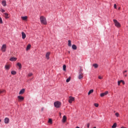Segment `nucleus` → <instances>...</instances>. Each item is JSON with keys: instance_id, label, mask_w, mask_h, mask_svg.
<instances>
[{"instance_id": "6", "label": "nucleus", "mask_w": 128, "mask_h": 128, "mask_svg": "<svg viewBox=\"0 0 128 128\" xmlns=\"http://www.w3.org/2000/svg\"><path fill=\"white\" fill-rule=\"evenodd\" d=\"M74 98L70 96V100H68V102L70 104H72V102H74Z\"/></svg>"}, {"instance_id": "27", "label": "nucleus", "mask_w": 128, "mask_h": 128, "mask_svg": "<svg viewBox=\"0 0 128 128\" xmlns=\"http://www.w3.org/2000/svg\"><path fill=\"white\" fill-rule=\"evenodd\" d=\"M112 128H116V123H114L113 126H112Z\"/></svg>"}, {"instance_id": "20", "label": "nucleus", "mask_w": 128, "mask_h": 128, "mask_svg": "<svg viewBox=\"0 0 128 128\" xmlns=\"http://www.w3.org/2000/svg\"><path fill=\"white\" fill-rule=\"evenodd\" d=\"M92 66L95 68H98V64H94Z\"/></svg>"}, {"instance_id": "14", "label": "nucleus", "mask_w": 128, "mask_h": 128, "mask_svg": "<svg viewBox=\"0 0 128 128\" xmlns=\"http://www.w3.org/2000/svg\"><path fill=\"white\" fill-rule=\"evenodd\" d=\"M24 92H26V90L22 89L19 92V94H24Z\"/></svg>"}, {"instance_id": "3", "label": "nucleus", "mask_w": 128, "mask_h": 128, "mask_svg": "<svg viewBox=\"0 0 128 128\" xmlns=\"http://www.w3.org/2000/svg\"><path fill=\"white\" fill-rule=\"evenodd\" d=\"M113 22L115 26H116V28H120V24L118 22V20H114Z\"/></svg>"}, {"instance_id": "9", "label": "nucleus", "mask_w": 128, "mask_h": 128, "mask_svg": "<svg viewBox=\"0 0 128 128\" xmlns=\"http://www.w3.org/2000/svg\"><path fill=\"white\" fill-rule=\"evenodd\" d=\"M50 52H48L47 53H46V60H50Z\"/></svg>"}, {"instance_id": "29", "label": "nucleus", "mask_w": 128, "mask_h": 128, "mask_svg": "<svg viewBox=\"0 0 128 128\" xmlns=\"http://www.w3.org/2000/svg\"><path fill=\"white\" fill-rule=\"evenodd\" d=\"M106 96L104 93H102L100 94V96H101L102 98L103 96Z\"/></svg>"}, {"instance_id": "37", "label": "nucleus", "mask_w": 128, "mask_h": 128, "mask_svg": "<svg viewBox=\"0 0 128 128\" xmlns=\"http://www.w3.org/2000/svg\"><path fill=\"white\" fill-rule=\"evenodd\" d=\"M121 82H122V84H125L126 82H124V81L121 80Z\"/></svg>"}, {"instance_id": "21", "label": "nucleus", "mask_w": 128, "mask_h": 128, "mask_svg": "<svg viewBox=\"0 0 128 128\" xmlns=\"http://www.w3.org/2000/svg\"><path fill=\"white\" fill-rule=\"evenodd\" d=\"M94 92V90H90L88 92V96H90L91 94H92Z\"/></svg>"}, {"instance_id": "48", "label": "nucleus", "mask_w": 128, "mask_h": 128, "mask_svg": "<svg viewBox=\"0 0 128 128\" xmlns=\"http://www.w3.org/2000/svg\"><path fill=\"white\" fill-rule=\"evenodd\" d=\"M2 122V120H0V122Z\"/></svg>"}, {"instance_id": "36", "label": "nucleus", "mask_w": 128, "mask_h": 128, "mask_svg": "<svg viewBox=\"0 0 128 128\" xmlns=\"http://www.w3.org/2000/svg\"><path fill=\"white\" fill-rule=\"evenodd\" d=\"M86 126V128H90V123H88Z\"/></svg>"}, {"instance_id": "41", "label": "nucleus", "mask_w": 128, "mask_h": 128, "mask_svg": "<svg viewBox=\"0 0 128 128\" xmlns=\"http://www.w3.org/2000/svg\"><path fill=\"white\" fill-rule=\"evenodd\" d=\"M114 8H116V4H114Z\"/></svg>"}, {"instance_id": "2", "label": "nucleus", "mask_w": 128, "mask_h": 128, "mask_svg": "<svg viewBox=\"0 0 128 128\" xmlns=\"http://www.w3.org/2000/svg\"><path fill=\"white\" fill-rule=\"evenodd\" d=\"M54 106L55 108H60V106H62V102L57 101L54 102Z\"/></svg>"}, {"instance_id": "47", "label": "nucleus", "mask_w": 128, "mask_h": 128, "mask_svg": "<svg viewBox=\"0 0 128 128\" xmlns=\"http://www.w3.org/2000/svg\"><path fill=\"white\" fill-rule=\"evenodd\" d=\"M76 128H80L79 126H76Z\"/></svg>"}, {"instance_id": "8", "label": "nucleus", "mask_w": 128, "mask_h": 128, "mask_svg": "<svg viewBox=\"0 0 128 128\" xmlns=\"http://www.w3.org/2000/svg\"><path fill=\"white\" fill-rule=\"evenodd\" d=\"M22 40H24L26 38V34L24 32H22Z\"/></svg>"}, {"instance_id": "1", "label": "nucleus", "mask_w": 128, "mask_h": 128, "mask_svg": "<svg viewBox=\"0 0 128 128\" xmlns=\"http://www.w3.org/2000/svg\"><path fill=\"white\" fill-rule=\"evenodd\" d=\"M40 20L41 22V24H47V22H46V18H44V16H41L40 17Z\"/></svg>"}, {"instance_id": "45", "label": "nucleus", "mask_w": 128, "mask_h": 128, "mask_svg": "<svg viewBox=\"0 0 128 128\" xmlns=\"http://www.w3.org/2000/svg\"><path fill=\"white\" fill-rule=\"evenodd\" d=\"M118 10H120V7H119Z\"/></svg>"}, {"instance_id": "11", "label": "nucleus", "mask_w": 128, "mask_h": 128, "mask_svg": "<svg viewBox=\"0 0 128 128\" xmlns=\"http://www.w3.org/2000/svg\"><path fill=\"white\" fill-rule=\"evenodd\" d=\"M62 122H66V116H63Z\"/></svg>"}, {"instance_id": "19", "label": "nucleus", "mask_w": 128, "mask_h": 128, "mask_svg": "<svg viewBox=\"0 0 128 128\" xmlns=\"http://www.w3.org/2000/svg\"><path fill=\"white\" fill-rule=\"evenodd\" d=\"M72 50H76V48H78L76 47V44H73L72 46Z\"/></svg>"}, {"instance_id": "42", "label": "nucleus", "mask_w": 128, "mask_h": 128, "mask_svg": "<svg viewBox=\"0 0 128 128\" xmlns=\"http://www.w3.org/2000/svg\"><path fill=\"white\" fill-rule=\"evenodd\" d=\"M128 72L127 70H125L124 72H124Z\"/></svg>"}, {"instance_id": "15", "label": "nucleus", "mask_w": 128, "mask_h": 128, "mask_svg": "<svg viewBox=\"0 0 128 128\" xmlns=\"http://www.w3.org/2000/svg\"><path fill=\"white\" fill-rule=\"evenodd\" d=\"M10 62H16V58L12 57L10 59Z\"/></svg>"}, {"instance_id": "12", "label": "nucleus", "mask_w": 128, "mask_h": 128, "mask_svg": "<svg viewBox=\"0 0 128 128\" xmlns=\"http://www.w3.org/2000/svg\"><path fill=\"white\" fill-rule=\"evenodd\" d=\"M4 122L5 124H8V122H10V118H4Z\"/></svg>"}, {"instance_id": "17", "label": "nucleus", "mask_w": 128, "mask_h": 128, "mask_svg": "<svg viewBox=\"0 0 128 128\" xmlns=\"http://www.w3.org/2000/svg\"><path fill=\"white\" fill-rule=\"evenodd\" d=\"M17 66H18L19 70H22V64H20V62H18Z\"/></svg>"}, {"instance_id": "43", "label": "nucleus", "mask_w": 128, "mask_h": 128, "mask_svg": "<svg viewBox=\"0 0 128 128\" xmlns=\"http://www.w3.org/2000/svg\"><path fill=\"white\" fill-rule=\"evenodd\" d=\"M2 91L0 90V94H2Z\"/></svg>"}, {"instance_id": "39", "label": "nucleus", "mask_w": 128, "mask_h": 128, "mask_svg": "<svg viewBox=\"0 0 128 128\" xmlns=\"http://www.w3.org/2000/svg\"><path fill=\"white\" fill-rule=\"evenodd\" d=\"M98 78H99V80H102V77L99 76Z\"/></svg>"}, {"instance_id": "31", "label": "nucleus", "mask_w": 128, "mask_h": 128, "mask_svg": "<svg viewBox=\"0 0 128 128\" xmlns=\"http://www.w3.org/2000/svg\"><path fill=\"white\" fill-rule=\"evenodd\" d=\"M94 106H96V108H98V104L95 103V104H94Z\"/></svg>"}, {"instance_id": "4", "label": "nucleus", "mask_w": 128, "mask_h": 128, "mask_svg": "<svg viewBox=\"0 0 128 128\" xmlns=\"http://www.w3.org/2000/svg\"><path fill=\"white\" fill-rule=\"evenodd\" d=\"M2 50L3 52H4L6 50V44L2 45Z\"/></svg>"}, {"instance_id": "25", "label": "nucleus", "mask_w": 128, "mask_h": 128, "mask_svg": "<svg viewBox=\"0 0 128 128\" xmlns=\"http://www.w3.org/2000/svg\"><path fill=\"white\" fill-rule=\"evenodd\" d=\"M63 70L66 71V66L64 64L63 66Z\"/></svg>"}, {"instance_id": "24", "label": "nucleus", "mask_w": 128, "mask_h": 128, "mask_svg": "<svg viewBox=\"0 0 128 128\" xmlns=\"http://www.w3.org/2000/svg\"><path fill=\"white\" fill-rule=\"evenodd\" d=\"M11 74H13L14 76V74H16V72L14 70H12L11 72Z\"/></svg>"}, {"instance_id": "16", "label": "nucleus", "mask_w": 128, "mask_h": 128, "mask_svg": "<svg viewBox=\"0 0 128 128\" xmlns=\"http://www.w3.org/2000/svg\"><path fill=\"white\" fill-rule=\"evenodd\" d=\"M31 46H32L30 45V44H28L26 48V50H29Z\"/></svg>"}, {"instance_id": "34", "label": "nucleus", "mask_w": 128, "mask_h": 128, "mask_svg": "<svg viewBox=\"0 0 128 128\" xmlns=\"http://www.w3.org/2000/svg\"><path fill=\"white\" fill-rule=\"evenodd\" d=\"M120 82H122V80L118 81V86L120 85Z\"/></svg>"}, {"instance_id": "44", "label": "nucleus", "mask_w": 128, "mask_h": 128, "mask_svg": "<svg viewBox=\"0 0 128 128\" xmlns=\"http://www.w3.org/2000/svg\"><path fill=\"white\" fill-rule=\"evenodd\" d=\"M120 128H126L122 126V127H121Z\"/></svg>"}, {"instance_id": "35", "label": "nucleus", "mask_w": 128, "mask_h": 128, "mask_svg": "<svg viewBox=\"0 0 128 128\" xmlns=\"http://www.w3.org/2000/svg\"><path fill=\"white\" fill-rule=\"evenodd\" d=\"M32 76V73L30 72L28 74V76Z\"/></svg>"}, {"instance_id": "32", "label": "nucleus", "mask_w": 128, "mask_h": 128, "mask_svg": "<svg viewBox=\"0 0 128 128\" xmlns=\"http://www.w3.org/2000/svg\"><path fill=\"white\" fill-rule=\"evenodd\" d=\"M0 12H6V10H4V9L2 8L1 10H0Z\"/></svg>"}, {"instance_id": "33", "label": "nucleus", "mask_w": 128, "mask_h": 128, "mask_svg": "<svg viewBox=\"0 0 128 128\" xmlns=\"http://www.w3.org/2000/svg\"><path fill=\"white\" fill-rule=\"evenodd\" d=\"M0 24H3L2 19L0 17Z\"/></svg>"}, {"instance_id": "22", "label": "nucleus", "mask_w": 128, "mask_h": 128, "mask_svg": "<svg viewBox=\"0 0 128 128\" xmlns=\"http://www.w3.org/2000/svg\"><path fill=\"white\" fill-rule=\"evenodd\" d=\"M68 46H72V41L70 40H68Z\"/></svg>"}, {"instance_id": "30", "label": "nucleus", "mask_w": 128, "mask_h": 128, "mask_svg": "<svg viewBox=\"0 0 128 128\" xmlns=\"http://www.w3.org/2000/svg\"><path fill=\"white\" fill-rule=\"evenodd\" d=\"M115 116H117V118H118L120 114H118V112H116L115 114Z\"/></svg>"}, {"instance_id": "10", "label": "nucleus", "mask_w": 128, "mask_h": 128, "mask_svg": "<svg viewBox=\"0 0 128 128\" xmlns=\"http://www.w3.org/2000/svg\"><path fill=\"white\" fill-rule=\"evenodd\" d=\"M4 16L6 19L10 18V16H8V14L6 12L4 13Z\"/></svg>"}, {"instance_id": "5", "label": "nucleus", "mask_w": 128, "mask_h": 128, "mask_svg": "<svg viewBox=\"0 0 128 128\" xmlns=\"http://www.w3.org/2000/svg\"><path fill=\"white\" fill-rule=\"evenodd\" d=\"M18 102H22L24 100V96H18Z\"/></svg>"}, {"instance_id": "18", "label": "nucleus", "mask_w": 128, "mask_h": 128, "mask_svg": "<svg viewBox=\"0 0 128 128\" xmlns=\"http://www.w3.org/2000/svg\"><path fill=\"white\" fill-rule=\"evenodd\" d=\"M21 18L22 20H28V17L26 16H22Z\"/></svg>"}, {"instance_id": "7", "label": "nucleus", "mask_w": 128, "mask_h": 128, "mask_svg": "<svg viewBox=\"0 0 128 128\" xmlns=\"http://www.w3.org/2000/svg\"><path fill=\"white\" fill-rule=\"evenodd\" d=\"M84 78V74L82 72H80L79 76H78V78L79 80H82V78Z\"/></svg>"}, {"instance_id": "13", "label": "nucleus", "mask_w": 128, "mask_h": 128, "mask_svg": "<svg viewBox=\"0 0 128 128\" xmlns=\"http://www.w3.org/2000/svg\"><path fill=\"white\" fill-rule=\"evenodd\" d=\"M2 6H6V0H2Z\"/></svg>"}, {"instance_id": "28", "label": "nucleus", "mask_w": 128, "mask_h": 128, "mask_svg": "<svg viewBox=\"0 0 128 128\" xmlns=\"http://www.w3.org/2000/svg\"><path fill=\"white\" fill-rule=\"evenodd\" d=\"M70 80V77H69L68 78L66 79V82H69Z\"/></svg>"}, {"instance_id": "49", "label": "nucleus", "mask_w": 128, "mask_h": 128, "mask_svg": "<svg viewBox=\"0 0 128 128\" xmlns=\"http://www.w3.org/2000/svg\"><path fill=\"white\" fill-rule=\"evenodd\" d=\"M127 76L126 74H125V76Z\"/></svg>"}, {"instance_id": "38", "label": "nucleus", "mask_w": 128, "mask_h": 128, "mask_svg": "<svg viewBox=\"0 0 128 128\" xmlns=\"http://www.w3.org/2000/svg\"><path fill=\"white\" fill-rule=\"evenodd\" d=\"M104 94H105V96H106V94H108V92L106 91L105 92H104Z\"/></svg>"}, {"instance_id": "26", "label": "nucleus", "mask_w": 128, "mask_h": 128, "mask_svg": "<svg viewBox=\"0 0 128 128\" xmlns=\"http://www.w3.org/2000/svg\"><path fill=\"white\" fill-rule=\"evenodd\" d=\"M5 68H6V70H10V65H6V66H5Z\"/></svg>"}, {"instance_id": "46", "label": "nucleus", "mask_w": 128, "mask_h": 128, "mask_svg": "<svg viewBox=\"0 0 128 128\" xmlns=\"http://www.w3.org/2000/svg\"><path fill=\"white\" fill-rule=\"evenodd\" d=\"M60 116H62V113H60Z\"/></svg>"}, {"instance_id": "40", "label": "nucleus", "mask_w": 128, "mask_h": 128, "mask_svg": "<svg viewBox=\"0 0 128 128\" xmlns=\"http://www.w3.org/2000/svg\"><path fill=\"white\" fill-rule=\"evenodd\" d=\"M44 108H42V109H41L42 112H44Z\"/></svg>"}, {"instance_id": "23", "label": "nucleus", "mask_w": 128, "mask_h": 128, "mask_svg": "<svg viewBox=\"0 0 128 128\" xmlns=\"http://www.w3.org/2000/svg\"><path fill=\"white\" fill-rule=\"evenodd\" d=\"M48 124H52V120L51 118H49L48 120Z\"/></svg>"}]
</instances>
